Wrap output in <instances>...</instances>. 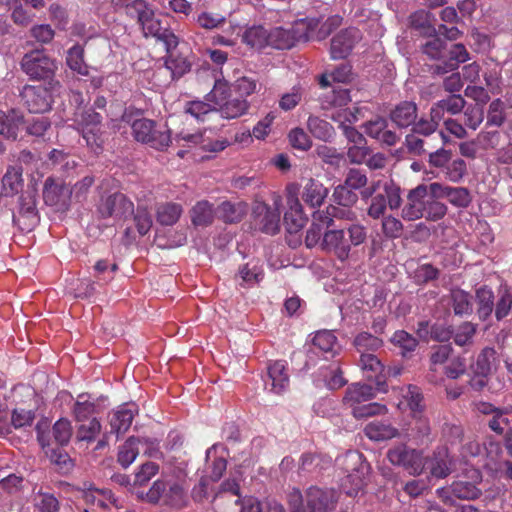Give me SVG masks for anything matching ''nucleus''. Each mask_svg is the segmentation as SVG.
Here are the masks:
<instances>
[{
  "instance_id": "15",
  "label": "nucleus",
  "mask_w": 512,
  "mask_h": 512,
  "mask_svg": "<svg viewBox=\"0 0 512 512\" xmlns=\"http://www.w3.org/2000/svg\"><path fill=\"white\" fill-rule=\"evenodd\" d=\"M255 224L259 229L270 235H274L280 228V212L276 207H270L263 202H258L253 207Z\"/></svg>"
},
{
  "instance_id": "34",
  "label": "nucleus",
  "mask_w": 512,
  "mask_h": 512,
  "mask_svg": "<svg viewBox=\"0 0 512 512\" xmlns=\"http://www.w3.org/2000/svg\"><path fill=\"white\" fill-rule=\"evenodd\" d=\"M431 425L427 417L422 414H414L410 423L408 436L417 443L430 441Z\"/></svg>"
},
{
  "instance_id": "32",
  "label": "nucleus",
  "mask_w": 512,
  "mask_h": 512,
  "mask_svg": "<svg viewBox=\"0 0 512 512\" xmlns=\"http://www.w3.org/2000/svg\"><path fill=\"white\" fill-rule=\"evenodd\" d=\"M111 2L116 9L124 8L126 15L136 18L139 25L146 20V17L151 15L152 9L145 0H132L129 3L120 0H112Z\"/></svg>"
},
{
  "instance_id": "54",
  "label": "nucleus",
  "mask_w": 512,
  "mask_h": 512,
  "mask_svg": "<svg viewBox=\"0 0 512 512\" xmlns=\"http://www.w3.org/2000/svg\"><path fill=\"white\" fill-rule=\"evenodd\" d=\"M484 120V108L478 104L465 105L462 121L465 127L476 130Z\"/></svg>"
},
{
  "instance_id": "25",
  "label": "nucleus",
  "mask_w": 512,
  "mask_h": 512,
  "mask_svg": "<svg viewBox=\"0 0 512 512\" xmlns=\"http://www.w3.org/2000/svg\"><path fill=\"white\" fill-rule=\"evenodd\" d=\"M313 352H321L326 359L333 358L339 351L340 346L337 337L332 331H317L311 339Z\"/></svg>"
},
{
  "instance_id": "17",
  "label": "nucleus",
  "mask_w": 512,
  "mask_h": 512,
  "mask_svg": "<svg viewBox=\"0 0 512 512\" xmlns=\"http://www.w3.org/2000/svg\"><path fill=\"white\" fill-rule=\"evenodd\" d=\"M363 128L364 132L369 137L376 139L386 146H395L400 140V135L395 131L388 129L387 120L382 117H377L367 121L363 125Z\"/></svg>"
},
{
  "instance_id": "62",
  "label": "nucleus",
  "mask_w": 512,
  "mask_h": 512,
  "mask_svg": "<svg viewBox=\"0 0 512 512\" xmlns=\"http://www.w3.org/2000/svg\"><path fill=\"white\" fill-rule=\"evenodd\" d=\"M72 436L71 422L66 418H60L53 425V437L57 444L67 445Z\"/></svg>"
},
{
  "instance_id": "26",
  "label": "nucleus",
  "mask_w": 512,
  "mask_h": 512,
  "mask_svg": "<svg viewBox=\"0 0 512 512\" xmlns=\"http://www.w3.org/2000/svg\"><path fill=\"white\" fill-rule=\"evenodd\" d=\"M13 220L20 226L23 225L24 227H22V229L26 230H31L37 225L39 219L35 200L32 195L28 194L20 197L19 215L14 216Z\"/></svg>"
},
{
  "instance_id": "53",
  "label": "nucleus",
  "mask_w": 512,
  "mask_h": 512,
  "mask_svg": "<svg viewBox=\"0 0 512 512\" xmlns=\"http://www.w3.org/2000/svg\"><path fill=\"white\" fill-rule=\"evenodd\" d=\"M72 411L74 419L77 422H86L87 420L89 421V418L96 413V405L86 399L84 394H81L78 396Z\"/></svg>"
},
{
  "instance_id": "4",
  "label": "nucleus",
  "mask_w": 512,
  "mask_h": 512,
  "mask_svg": "<svg viewBox=\"0 0 512 512\" xmlns=\"http://www.w3.org/2000/svg\"><path fill=\"white\" fill-rule=\"evenodd\" d=\"M208 97L214 105V110L218 111L224 119L239 118L246 114L250 107V103L245 98L232 96L226 82L216 81Z\"/></svg>"
},
{
  "instance_id": "23",
  "label": "nucleus",
  "mask_w": 512,
  "mask_h": 512,
  "mask_svg": "<svg viewBox=\"0 0 512 512\" xmlns=\"http://www.w3.org/2000/svg\"><path fill=\"white\" fill-rule=\"evenodd\" d=\"M138 408L135 404H124L109 414V424L112 433H125L131 426Z\"/></svg>"
},
{
  "instance_id": "55",
  "label": "nucleus",
  "mask_w": 512,
  "mask_h": 512,
  "mask_svg": "<svg viewBox=\"0 0 512 512\" xmlns=\"http://www.w3.org/2000/svg\"><path fill=\"white\" fill-rule=\"evenodd\" d=\"M403 398L414 414H421L424 410L423 395L419 387L409 385L403 390Z\"/></svg>"
},
{
  "instance_id": "45",
  "label": "nucleus",
  "mask_w": 512,
  "mask_h": 512,
  "mask_svg": "<svg viewBox=\"0 0 512 512\" xmlns=\"http://www.w3.org/2000/svg\"><path fill=\"white\" fill-rule=\"evenodd\" d=\"M182 207L176 203H164L157 207L156 218L161 225L172 226L180 218Z\"/></svg>"
},
{
  "instance_id": "21",
  "label": "nucleus",
  "mask_w": 512,
  "mask_h": 512,
  "mask_svg": "<svg viewBox=\"0 0 512 512\" xmlns=\"http://www.w3.org/2000/svg\"><path fill=\"white\" fill-rule=\"evenodd\" d=\"M435 478H445L452 471V459L446 448H438L431 457L424 459V467Z\"/></svg>"
},
{
  "instance_id": "44",
  "label": "nucleus",
  "mask_w": 512,
  "mask_h": 512,
  "mask_svg": "<svg viewBox=\"0 0 512 512\" xmlns=\"http://www.w3.org/2000/svg\"><path fill=\"white\" fill-rule=\"evenodd\" d=\"M288 201L290 203V212L285 213L284 221L290 232H296L304 226L306 220L303 217L302 205L298 198L295 197Z\"/></svg>"
},
{
  "instance_id": "22",
  "label": "nucleus",
  "mask_w": 512,
  "mask_h": 512,
  "mask_svg": "<svg viewBox=\"0 0 512 512\" xmlns=\"http://www.w3.org/2000/svg\"><path fill=\"white\" fill-rule=\"evenodd\" d=\"M390 120L398 128H408L418 122V107L413 101H402L389 114Z\"/></svg>"
},
{
  "instance_id": "36",
  "label": "nucleus",
  "mask_w": 512,
  "mask_h": 512,
  "mask_svg": "<svg viewBox=\"0 0 512 512\" xmlns=\"http://www.w3.org/2000/svg\"><path fill=\"white\" fill-rule=\"evenodd\" d=\"M22 124L23 118L16 112L11 111L6 114L0 110V135L6 139L16 140Z\"/></svg>"
},
{
  "instance_id": "20",
  "label": "nucleus",
  "mask_w": 512,
  "mask_h": 512,
  "mask_svg": "<svg viewBox=\"0 0 512 512\" xmlns=\"http://www.w3.org/2000/svg\"><path fill=\"white\" fill-rule=\"evenodd\" d=\"M77 124L82 128L83 138L88 145L98 146L97 133L100 131L102 117L92 109L81 112L76 116Z\"/></svg>"
},
{
  "instance_id": "61",
  "label": "nucleus",
  "mask_w": 512,
  "mask_h": 512,
  "mask_svg": "<svg viewBox=\"0 0 512 512\" xmlns=\"http://www.w3.org/2000/svg\"><path fill=\"white\" fill-rule=\"evenodd\" d=\"M391 342L402 350L403 355L414 351L418 346V340L404 330L396 331L391 337Z\"/></svg>"
},
{
  "instance_id": "52",
  "label": "nucleus",
  "mask_w": 512,
  "mask_h": 512,
  "mask_svg": "<svg viewBox=\"0 0 512 512\" xmlns=\"http://www.w3.org/2000/svg\"><path fill=\"white\" fill-rule=\"evenodd\" d=\"M22 187V172L20 168L10 167L2 178V189L6 196L14 195Z\"/></svg>"
},
{
  "instance_id": "42",
  "label": "nucleus",
  "mask_w": 512,
  "mask_h": 512,
  "mask_svg": "<svg viewBox=\"0 0 512 512\" xmlns=\"http://www.w3.org/2000/svg\"><path fill=\"white\" fill-rule=\"evenodd\" d=\"M453 311L456 315H469L473 311L472 296L460 289L455 288L450 292Z\"/></svg>"
},
{
  "instance_id": "28",
  "label": "nucleus",
  "mask_w": 512,
  "mask_h": 512,
  "mask_svg": "<svg viewBox=\"0 0 512 512\" xmlns=\"http://www.w3.org/2000/svg\"><path fill=\"white\" fill-rule=\"evenodd\" d=\"M359 365L369 380H375L378 390L386 392L384 381L382 380V372L384 366L380 359L373 353L360 355Z\"/></svg>"
},
{
  "instance_id": "60",
  "label": "nucleus",
  "mask_w": 512,
  "mask_h": 512,
  "mask_svg": "<svg viewBox=\"0 0 512 512\" xmlns=\"http://www.w3.org/2000/svg\"><path fill=\"white\" fill-rule=\"evenodd\" d=\"M149 141H144V144L157 150H164L171 142L169 130L160 129L157 124L154 125V131H151L148 135Z\"/></svg>"
},
{
  "instance_id": "5",
  "label": "nucleus",
  "mask_w": 512,
  "mask_h": 512,
  "mask_svg": "<svg viewBox=\"0 0 512 512\" xmlns=\"http://www.w3.org/2000/svg\"><path fill=\"white\" fill-rule=\"evenodd\" d=\"M426 118H420L417 123L412 125L410 133L405 137V147L410 154L420 156L434 150L439 139H444L443 132H437L429 127Z\"/></svg>"
},
{
  "instance_id": "11",
  "label": "nucleus",
  "mask_w": 512,
  "mask_h": 512,
  "mask_svg": "<svg viewBox=\"0 0 512 512\" xmlns=\"http://www.w3.org/2000/svg\"><path fill=\"white\" fill-rule=\"evenodd\" d=\"M473 410L478 414L487 417L486 424L491 431L497 435H503L505 426L510 424L509 419L506 417L511 413V409L505 407H497L494 404L486 401H477L473 403Z\"/></svg>"
},
{
  "instance_id": "58",
  "label": "nucleus",
  "mask_w": 512,
  "mask_h": 512,
  "mask_svg": "<svg viewBox=\"0 0 512 512\" xmlns=\"http://www.w3.org/2000/svg\"><path fill=\"white\" fill-rule=\"evenodd\" d=\"M427 40L422 46V52L427 55L430 59L440 60L443 58L446 52V42L438 37L436 34Z\"/></svg>"
},
{
  "instance_id": "3",
  "label": "nucleus",
  "mask_w": 512,
  "mask_h": 512,
  "mask_svg": "<svg viewBox=\"0 0 512 512\" xmlns=\"http://www.w3.org/2000/svg\"><path fill=\"white\" fill-rule=\"evenodd\" d=\"M143 500L151 504L162 502L172 508L181 509L187 505V494L184 481L178 479L176 481L158 479L151 488L146 492L145 496H141Z\"/></svg>"
},
{
  "instance_id": "49",
  "label": "nucleus",
  "mask_w": 512,
  "mask_h": 512,
  "mask_svg": "<svg viewBox=\"0 0 512 512\" xmlns=\"http://www.w3.org/2000/svg\"><path fill=\"white\" fill-rule=\"evenodd\" d=\"M451 496L460 500H474L480 497L481 490L467 481H455L449 487Z\"/></svg>"
},
{
  "instance_id": "31",
  "label": "nucleus",
  "mask_w": 512,
  "mask_h": 512,
  "mask_svg": "<svg viewBox=\"0 0 512 512\" xmlns=\"http://www.w3.org/2000/svg\"><path fill=\"white\" fill-rule=\"evenodd\" d=\"M374 397L375 391L371 385L354 383L347 388L344 402L353 408L366 401H370Z\"/></svg>"
},
{
  "instance_id": "51",
  "label": "nucleus",
  "mask_w": 512,
  "mask_h": 512,
  "mask_svg": "<svg viewBox=\"0 0 512 512\" xmlns=\"http://www.w3.org/2000/svg\"><path fill=\"white\" fill-rule=\"evenodd\" d=\"M353 343L360 355L371 354L378 350L383 344L381 339L368 332L359 333Z\"/></svg>"
},
{
  "instance_id": "24",
  "label": "nucleus",
  "mask_w": 512,
  "mask_h": 512,
  "mask_svg": "<svg viewBox=\"0 0 512 512\" xmlns=\"http://www.w3.org/2000/svg\"><path fill=\"white\" fill-rule=\"evenodd\" d=\"M332 225L333 220L331 218L321 213L320 210L315 211L312 214V223L306 232L305 245L308 248H313L316 245L321 246L325 231Z\"/></svg>"
},
{
  "instance_id": "64",
  "label": "nucleus",
  "mask_w": 512,
  "mask_h": 512,
  "mask_svg": "<svg viewBox=\"0 0 512 512\" xmlns=\"http://www.w3.org/2000/svg\"><path fill=\"white\" fill-rule=\"evenodd\" d=\"M36 512H58L59 502L52 495L48 493H38L34 499Z\"/></svg>"
},
{
  "instance_id": "63",
  "label": "nucleus",
  "mask_w": 512,
  "mask_h": 512,
  "mask_svg": "<svg viewBox=\"0 0 512 512\" xmlns=\"http://www.w3.org/2000/svg\"><path fill=\"white\" fill-rule=\"evenodd\" d=\"M475 333L476 325L471 322H464L456 328L453 335L454 342L458 346L471 344Z\"/></svg>"
},
{
  "instance_id": "48",
  "label": "nucleus",
  "mask_w": 512,
  "mask_h": 512,
  "mask_svg": "<svg viewBox=\"0 0 512 512\" xmlns=\"http://www.w3.org/2000/svg\"><path fill=\"white\" fill-rule=\"evenodd\" d=\"M242 41L252 48L261 49L269 45V32L262 26L250 27L243 33Z\"/></svg>"
},
{
  "instance_id": "40",
  "label": "nucleus",
  "mask_w": 512,
  "mask_h": 512,
  "mask_svg": "<svg viewBox=\"0 0 512 512\" xmlns=\"http://www.w3.org/2000/svg\"><path fill=\"white\" fill-rule=\"evenodd\" d=\"M66 63L68 67L81 76L89 74V67L84 61V48L75 44L67 51Z\"/></svg>"
},
{
  "instance_id": "10",
  "label": "nucleus",
  "mask_w": 512,
  "mask_h": 512,
  "mask_svg": "<svg viewBox=\"0 0 512 512\" xmlns=\"http://www.w3.org/2000/svg\"><path fill=\"white\" fill-rule=\"evenodd\" d=\"M145 37L152 36L165 44L167 52L175 49L178 45V38L169 28L166 17H156L154 11L146 17L140 25Z\"/></svg>"
},
{
  "instance_id": "30",
  "label": "nucleus",
  "mask_w": 512,
  "mask_h": 512,
  "mask_svg": "<svg viewBox=\"0 0 512 512\" xmlns=\"http://www.w3.org/2000/svg\"><path fill=\"white\" fill-rule=\"evenodd\" d=\"M448 54V60L443 62V64L436 65L434 73L445 74L450 71H455L461 63L469 59V52L461 43L452 45Z\"/></svg>"
},
{
  "instance_id": "39",
  "label": "nucleus",
  "mask_w": 512,
  "mask_h": 512,
  "mask_svg": "<svg viewBox=\"0 0 512 512\" xmlns=\"http://www.w3.org/2000/svg\"><path fill=\"white\" fill-rule=\"evenodd\" d=\"M246 214V205L243 203L223 202L217 208L216 215L226 223L240 222Z\"/></svg>"
},
{
  "instance_id": "50",
  "label": "nucleus",
  "mask_w": 512,
  "mask_h": 512,
  "mask_svg": "<svg viewBox=\"0 0 512 512\" xmlns=\"http://www.w3.org/2000/svg\"><path fill=\"white\" fill-rule=\"evenodd\" d=\"M307 127L312 135L320 140L328 141L335 134L334 128L329 122L316 116L308 118Z\"/></svg>"
},
{
  "instance_id": "41",
  "label": "nucleus",
  "mask_w": 512,
  "mask_h": 512,
  "mask_svg": "<svg viewBox=\"0 0 512 512\" xmlns=\"http://www.w3.org/2000/svg\"><path fill=\"white\" fill-rule=\"evenodd\" d=\"M102 425L96 417H92L88 422H81L77 426L75 440L78 443L94 442L100 434Z\"/></svg>"
},
{
  "instance_id": "8",
  "label": "nucleus",
  "mask_w": 512,
  "mask_h": 512,
  "mask_svg": "<svg viewBox=\"0 0 512 512\" xmlns=\"http://www.w3.org/2000/svg\"><path fill=\"white\" fill-rule=\"evenodd\" d=\"M401 188L393 181L383 183L382 192L375 194L367 208V214L372 219L384 216L387 207L391 210L399 209L402 205Z\"/></svg>"
},
{
  "instance_id": "1",
  "label": "nucleus",
  "mask_w": 512,
  "mask_h": 512,
  "mask_svg": "<svg viewBox=\"0 0 512 512\" xmlns=\"http://www.w3.org/2000/svg\"><path fill=\"white\" fill-rule=\"evenodd\" d=\"M447 212L446 204L430 197L427 194L426 184H419L408 191L401 217L405 221L425 218L427 221L436 222L443 219Z\"/></svg>"
},
{
  "instance_id": "16",
  "label": "nucleus",
  "mask_w": 512,
  "mask_h": 512,
  "mask_svg": "<svg viewBox=\"0 0 512 512\" xmlns=\"http://www.w3.org/2000/svg\"><path fill=\"white\" fill-rule=\"evenodd\" d=\"M321 249L332 252L340 261H346L350 255V244L343 229L325 231L321 241Z\"/></svg>"
},
{
  "instance_id": "12",
  "label": "nucleus",
  "mask_w": 512,
  "mask_h": 512,
  "mask_svg": "<svg viewBox=\"0 0 512 512\" xmlns=\"http://www.w3.org/2000/svg\"><path fill=\"white\" fill-rule=\"evenodd\" d=\"M98 212L102 218L125 220L134 214V204L126 195L114 193L101 201Z\"/></svg>"
},
{
  "instance_id": "59",
  "label": "nucleus",
  "mask_w": 512,
  "mask_h": 512,
  "mask_svg": "<svg viewBox=\"0 0 512 512\" xmlns=\"http://www.w3.org/2000/svg\"><path fill=\"white\" fill-rule=\"evenodd\" d=\"M411 27L419 30L422 34L431 36L437 34L436 28L429 23V14L423 10L416 11L410 16Z\"/></svg>"
},
{
  "instance_id": "18",
  "label": "nucleus",
  "mask_w": 512,
  "mask_h": 512,
  "mask_svg": "<svg viewBox=\"0 0 512 512\" xmlns=\"http://www.w3.org/2000/svg\"><path fill=\"white\" fill-rule=\"evenodd\" d=\"M72 195L71 188L63 181L47 178L43 189V198L47 205L63 207Z\"/></svg>"
},
{
  "instance_id": "37",
  "label": "nucleus",
  "mask_w": 512,
  "mask_h": 512,
  "mask_svg": "<svg viewBox=\"0 0 512 512\" xmlns=\"http://www.w3.org/2000/svg\"><path fill=\"white\" fill-rule=\"evenodd\" d=\"M368 471V465L365 463H360L357 468H354L351 473H349L346 479L343 482V487L346 489V493L349 496H356L360 490L366 484L365 475Z\"/></svg>"
},
{
  "instance_id": "27",
  "label": "nucleus",
  "mask_w": 512,
  "mask_h": 512,
  "mask_svg": "<svg viewBox=\"0 0 512 512\" xmlns=\"http://www.w3.org/2000/svg\"><path fill=\"white\" fill-rule=\"evenodd\" d=\"M327 195L328 189L319 180L313 178L305 181L301 192L304 203L312 208L321 206Z\"/></svg>"
},
{
  "instance_id": "29",
  "label": "nucleus",
  "mask_w": 512,
  "mask_h": 512,
  "mask_svg": "<svg viewBox=\"0 0 512 512\" xmlns=\"http://www.w3.org/2000/svg\"><path fill=\"white\" fill-rule=\"evenodd\" d=\"M499 363L497 352L493 347H485L477 355L475 362L471 365L472 373L480 375H491Z\"/></svg>"
},
{
  "instance_id": "35",
  "label": "nucleus",
  "mask_w": 512,
  "mask_h": 512,
  "mask_svg": "<svg viewBox=\"0 0 512 512\" xmlns=\"http://www.w3.org/2000/svg\"><path fill=\"white\" fill-rule=\"evenodd\" d=\"M82 498L87 504L107 509L110 505L117 506V500L110 490L88 488L82 491Z\"/></svg>"
},
{
  "instance_id": "13",
  "label": "nucleus",
  "mask_w": 512,
  "mask_h": 512,
  "mask_svg": "<svg viewBox=\"0 0 512 512\" xmlns=\"http://www.w3.org/2000/svg\"><path fill=\"white\" fill-rule=\"evenodd\" d=\"M21 98L31 113H44L51 107L50 91L43 85H26L21 92Z\"/></svg>"
},
{
  "instance_id": "56",
  "label": "nucleus",
  "mask_w": 512,
  "mask_h": 512,
  "mask_svg": "<svg viewBox=\"0 0 512 512\" xmlns=\"http://www.w3.org/2000/svg\"><path fill=\"white\" fill-rule=\"evenodd\" d=\"M388 412L386 405L377 402H371L368 404H360L354 406L352 409V415L356 419H365L373 416L384 415Z\"/></svg>"
},
{
  "instance_id": "47",
  "label": "nucleus",
  "mask_w": 512,
  "mask_h": 512,
  "mask_svg": "<svg viewBox=\"0 0 512 512\" xmlns=\"http://www.w3.org/2000/svg\"><path fill=\"white\" fill-rule=\"evenodd\" d=\"M312 21V29L310 30V35L312 36L310 39L323 40L327 38L334 30L339 28L342 24L343 18L339 15H333L326 19L325 22L319 27L317 31H315L318 26L317 20Z\"/></svg>"
},
{
  "instance_id": "2",
  "label": "nucleus",
  "mask_w": 512,
  "mask_h": 512,
  "mask_svg": "<svg viewBox=\"0 0 512 512\" xmlns=\"http://www.w3.org/2000/svg\"><path fill=\"white\" fill-rule=\"evenodd\" d=\"M290 512H331L337 499L332 490L311 486L304 493L293 489L287 496Z\"/></svg>"
},
{
  "instance_id": "14",
  "label": "nucleus",
  "mask_w": 512,
  "mask_h": 512,
  "mask_svg": "<svg viewBox=\"0 0 512 512\" xmlns=\"http://www.w3.org/2000/svg\"><path fill=\"white\" fill-rule=\"evenodd\" d=\"M360 39L361 33L357 28L350 27L341 30L331 39V58L334 60L346 58Z\"/></svg>"
},
{
  "instance_id": "46",
  "label": "nucleus",
  "mask_w": 512,
  "mask_h": 512,
  "mask_svg": "<svg viewBox=\"0 0 512 512\" xmlns=\"http://www.w3.org/2000/svg\"><path fill=\"white\" fill-rule=\"evenodd\" d=\"M477 313L481 320H486L492 313L494 307V294L486 286L476 290Z\"/></svg>"
},
{
  "instance_id": "19",
  "label": "nucleus",
  "mask_w": 512,
  "mask_h": 512,
  "mask_svg": "<svg viewBox=\"0 0 512 512\" xmlns=\"http://www.w3.org/2000/svg\"><path fill=\"white\" fill-rule=\"evenodd\" d=\"M265 387L275 394L283 393L289 386V375L285 361H274L268 365Z\"/></svg>"
},
{
  "instance_id": "43",
  "label": "nucleus",
  "mask_w": 512,
  "mask_h": 512,
  "mask_svg": "<svg viewBox=\"0 0 512 512\" xmlns=\"http://www.w3.org/2000/svg\"><path fill=\"white\" fill-rule=\"evenodd\" d=\"M216 212L208 201H199L191 209V220L195 226H208L213 222Z\"/></svg>"
},
{
  "instance_id": "7",
  "label": "nucleus",
  "mask_w": 512,
  "mask_h": 512,
  "mask_svg": "<svg viewBox=\"0 0 512 512\" xmlns=\"http://www.w3.org/2000/svg\"><path fill=\"white\" fill-rule=\"evenodd\" d=\"M20 65L23 72L34 80H49L57 70L55 59L39 49L24 54Z\"/></svg>"
},
{
  "instance_id": "9",
  "label": "nucleus",
  "mask_w": 512,
  "mask_h": 512,
  "mask_svg": "<svg viewBox=\"0 0 512 512\" xmlns=\"http://www.w3.org/2000/svg\"><path fill=\"white\" fill-rule=\"evenodd\" d=\"M387 457L391 464L403 467L410 475H420L424 470L422 453L406 445H397L389 449Z\"/></svg>"
},
{
  "instance_id": "38",
  "label": "nucleus",
  "mask_w": 512,
  "mask_h": 512,
  "mask_svg": "<svg viewBox=\"0 0 512 512\" xmlns=\"http://www.w3.org/2000/svg\"><path fill=\"white\" fill-rule=\"evenodd\" d=\"M141 439L129 437L120 447L118 451L117 461L123 467H129L138 454L140 453Z\"/></svg>"
},
{
  "instance_id": "57",
  "label": "nucleus",
  "mask_w": 512,
  "mask_h": 512,
  "mask_svg": "<svg viewBox=\"0 0 512 512\" xmlns=\"http://www.w3.org/2000/svg\"><path fill=\"white\" fill-rule=\"evenodd\" d=\"M332 197L337 205L345 208H350L358 202V195L344 184L334 188Z\"/></svg>"
},
{
  "instance_id": "6",
  "label": "nucleus",
  "mask_w": 512,
  "mask_h": 512,
  "mask_svg": "<svg viewBox=\"0 0 512 512\" xmlns=\"http://www.w3.org/2000/svg\"><path fill=\"white\" fill-rule=\"evenodd\" d=\"M312 21L300 20L290 28L276 27L269 32V46L285 50L292 48L298 42H307L312 37L310 30Z\"/></svg>"
},
{
  "instance_id": "33",
  "label": "nucleus",
  "mask_w": 512,
  "mask_h": 512,
  "mask_svg": "<svg viewBox=\"0 0 512 512\" xmlns=\"http://www.w3.org/2000/svg\"><path fill=\"white\" fill-rule=\"evenodd\" d=\"M365 435L375 441L390 440L399 436L397 428L391 424L382 421H373L364 428Z\"/></svg>"
}]
</instances>
